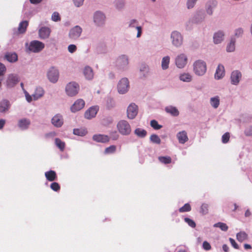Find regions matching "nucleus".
Masks as SVG:
<instances>
[{"label":"nucleus","instance_id":"obj_15","mask_svg":"<svg viewBox=\"0 0 252 252\" xmlns=\"http://www.w3.org/2000/svg\"><path fill=\"white\" fill-rule=\"evenodd\" d=\"M105 18L104 15L100 12H96L94 15V22L98 26L103 24Z\"/></svg>","mask_w":252,"mask_h":252},{"label":"nucleus","instance_id":"obj_35","mask_svg":"<svg viewBox=\"0 0 252 252\" xmlns=\"http://www.w3.org/2000/svg\"><path fill=\"white\" fill-rule=\"evenodd\" d=\"M181 80L184 82H190L192 79L191 76L189 73H183L180 76Z\"/></svg>","mask_w":252,"mask_h":252},{"label":"nucleus","instance_id":"obj_17","mask_svg":"<svg viewBox=\"0 0 252 252\" xmlns=\"http://www.w3.org/2000/svg\"><path fill=\"white\" fill-rule=\"evenodd\" d=\"M217 5V1L216 0H210L206 4V10L207 14L212 15L213 9Z\"/></svg>","mask_w":252,"mask_h":252},{"label":"nucleus","instance_id":"obj_59","mask_svg":"<svg viewBox=\"0 0 252 252\" xmlns=\"http://www.w3.org/2000/svg\"><path fill=\"white\" fill-rule=\"evenodd\" d=\"M25 96L26 98V100L29 102H30L32 101V97L31 95H30L27 92H25Z\"/></svg>","mask_w":252,"mask_h":252},{"label":"nucleus","instance_id":"obj_26","mask_svg":"<svg viewBox=\"0 0 252 252\" xmlns=\"http://www.w3.org/2000/svg\"><path fill=\"white\" fill-rule=\"evenodd\" d=\"M10 107V103L7 100H3L0 102V112H5L8 110Z\"/></svg>","mask_w":252,"mask_h":252},{"label":"nucleus","instance_id":"obj_62","mask_svg":"<svg viewBox=\"0 0 252 252\" xmlns=\"http://www.w3.org/2000/svg\"><path fill=\"white\" fill-rule=\"evenodd\" d=\"M5 124V120L0 119V129H2Z\"/></svg>","mask_w":252,"mask_h":252},{"label":"nucleus","instance_id":"obj_37","mask_svg":"<svg viewBox=\"0 0 252 252\" xmlns=\"http://www.w3.org/2000/svg\"><path fill=\"white\" fill-rule=\"evenodd\" d=\"M134 133L140 137H144L147 134V131L145 130L140 128H136L134 131Z\"/></svg>","mask_w":252,"mask_h":252},{"label":"nucleus","instance_id":"obj_2","mask_svg":"<svg viewBox=\"0 0 252 252\" xmlns=\"http://www.w3.org/2000/svg\"><path fill=\"white\" fill-rule=\"evenodd\" d=\"M80 90L79 84L75 82H71L67 84L65 87L66 94L69 96L76 95Z\"/></svg>","mask_w":252,"mask_h":252},{"label":"nucleus","instance_id":"obj_27","mask_svg":"<svg viewBox=\"0 0 252 252\" xmlns=\"http://www.w3.org/2000/svg\"><path fill=\"white\" fill-rule=\"evenodd\" d=\"M44 94V91L41 87H37L34 94H32L34 100H37L42 97Z\"/></svg>","mask_w":252,"mask_h":252},{"label":"nucleus","instance_id":"obj_58","mask_svg":"<svg viewBox=\"0 0 252 252\" xmlns=\"http://www.w3.org/2000/svg\"><path fill=\"white\" fill-rule=\"evenodd\" d=\"M111 135L113 140H117L119 137V135L116 131H114L111 133Z\"/></svg>","mask_w":252,"mask_h":252},{"label":"nucleus","instance_id":"obj_9","mask_svg":"<svg viewBox=\"0 0 252 252\" xmlns=\"http://www.w3.org/2000/svg\"><path fill=\"white\" fill-rule=\"evenodd\" d=\"M128 88L129 82L128 79L126 78L122 79L118 85V92L121 94H124L127 91Z\"/></svg>","mask_w":252,"mask_h":252},{"label":"nucleus","instance_id":"obj_31","mask_svg":"<svg viewBox=\"0 0 252 252\" xmlns=\"http://www.w3.org/2000/svg\"><path fill=\"white\" fill-rule=\"evenodd\" d=\"M223 36L224 34L221 32H219L216 33L214 36V41L215 43L218 44L220 43V42L223 40Z\"/></svg>","mask_w":252,"mask_h":252},{"label":"nucleus","instance_id":"obj_5","mask_svg":"<svg viewBox=\"0 0 252 252\" xmlns=\"http://www.w3.org/2000/svg\"><path fill=\"white\" fill-rule=\"evenodd\" d=\"M171 37L173 44L176 46H180L183 43V37L181 34L176 31L172 32Z\"/></svg>","mask_w":252,"mask_h":252},{"label":"nucleus","instance_id":"obj_44","mask_svg":"<svg viewBox=\"0 0 252 252\" xmlns=\"http://www.w3.org/2000/svg\"><path fill=\"white\" fill-rule=\"evenodd\" d=\"M208 205L205 203L202 204L200 208V213L203 215H205L208 213Z\"/></svg>","mask_w":252,"mask_h":252},{"label":"nucleus","instance_id":"obj_52","mask_svg":"<svg viewBox=\"0 0 252 252\" xmlns=\"http://www.w3.org/2000/svg\"><path fill=\"white\" fill-rule=\"evenodd\" d=\"M5 71V66L3 63H0V76L3 75Z\"/></svg>","mask_w":252,"mask_h":252},{"label":"nucleus","instance_id":"obj_57","mask_svg":"<svg viewBox=\"0 0 252 252\" xmlns=\"http://www.w3.org/2000/svg\"><path fill=\"white\" fill-rule=\"evenodd\" d=\"M73 1L76 6L79 7L83 4L84 0H73Z\"/></svg>","mask_w":252,"mask_h":252},{"label":"nucleus","instance_id":"obj_40","mask_svg":"<svg viewBox=\"0 0 252 252\" xmlns=\"http://www.w3.org/2000/svg\"><path fill=\"white\" fill-rule=\"evenodd\" d=\"M191 208L189 203H186L183 207L179 209L180 213H184L189 212L191 210Z\"/></svg>","mask_w":252,"mask_h":252},{"label":"nucleus","instance_id":"obj_48","mask_svg":"<svg viewBox=\"0 0 252 252\" xmlns=\"http://www.w3.org/2000/svg\"><path fill=\"white\" fill-rule=\"evenodd\" d=\"M229 139L230 134L229 132H226L222 136V142L223 143H227L229 141Z\"/></svg>","mask_w":252,"mask_h":252},{"label":"nucleus","instance_id":"obj_46","mask_svg":"<svg viewBox=\"0 0 252 252\" xmlns=\"http://www.w3.org/2000/svg\"><path fill=\"white\" fill-rule=\"evenodd\" d=\"M51 189L55 191H58L60 189V186L57 182H53L51 184Z\"/></svg>","mask_w":252,"mask_h":252},{"label":"nucleus","instance_id":"obj_39","mask_svg":"<svg viewBox=\"0 0 252 252\" xmlns=\"http://www.w3.org/2000/svg\"><path fill=\"white\" fill-rule=\"evenodd\" d=\"M215 227H219L221 230L226 231L228 230V227L227 225L223 222H218L214 225Z\"/></svg>","mask_w":252,"mask_h":252},{"label":"nucleus","instance_id":"obj_36","mask_svg":"<svg viewBox=\"0 0 252 252\" xmlns=\"http://www.w3.org/2000/svg\"><path fill=\"white\" fill-rule=\"evenodd\" d=\"M159 161L164 164H169L171 162L172 159L170 157L166 156V157H159L158 158Z\"/></svg>","mask_w":252,"mask_h":252},{"label":"nucleus","instance_id":"obj_34","mask_svg":"<svg viewBox=\"0 0 252 252\" xmlns=\"http://www.w3.org/2000/svg\"><path fill=\"white\" fill-rule=\"evenodd\" d=\"M87 133V131L83 128H75L73 130V133L75 135L83 136Z\"/></svg>","mask_w":252,"mask_h":252},{"label":"nucleus","instance_id":"obj_7","mask_svg":"<svg viewBox=\"0 0 252 252\" xmlns=\"http://www.w3.org/2000/svg\"><path fill=\"white\" fill-rule=\"evenodd\" d=\"M85 105V101L83 99H77L70 107V110L72 112H76L82 109Z\"/></svg>","mask_w":252,"mask_h":252},{"label":"nucleus","instance_id":"obj_54","mask_svg":"<svg viewBox=\"0 0 252 252\" xmlns=\"http://www.w3.org/2000/svg\"><path fill=\"white\" fill-rule=\"evenodd\" d=\"M57 146L62 151L63 150V144L61 140L56 138L55 140Z\"/></svg>","mask_w":252,"mask_h":252},{"label":"nucleus","instance_id":"obj_14","mask_svg":"<svg viewBox=\"0 0 252 252\" xmlns=\"http://www.w3.org/2000/svg\"><path fill=\"white\" fill-rule=\"evenodd\" d=\"M241 73L238 70L233 71L231 75V82L233 85H237L241 78Z\"/></svg>","mask_w":252,"mask_h":252},{"label":"nucleus","instance_id":"obj_41","mask_svg":"<svg viewBox=\"0 0 252 252\" xmlns=\"http://www.w3.org/2000/svg\"><path fill=\"white\" fill-rule=\"evenodd\" d=\"M150 140L154 143L159 144L161 142V140L158 135L156 134H152L150 136Z\"/></svg>","mask_w":252,"mask_h":252},{"label":"nucleus","instance_id":"obj_60","mask_svg":"<svg viewBox=\"0 0 252 252\" xmlns=\"http://www.w3.org/2000/svg\"><path fill=\"white\" fill-rule=\"evenodd\" d=\"M137 21L136 20H132L130 21L129 27H135V25H137Z\"/></svg>","mask_w":252,"mask_h":252},{"label":"nucleus","instance_id":"obj_49","mask_svg":"<svg viewBox=\"0 0 252 252\" xmlns=\"http://www.w3.org/2000/svg\"><path fill=\"white\" fill-rule=\"evenodd\" d=\"M52 20L53 21L57 22L61 20V17L58 12H54L52 15Z\"/></svg>","mask_w":252,"mask_h":252},{"label":"nucleus","instance_id":"obj_42","mask_svg":"<svg viewBox=\"0 0 252 252\" xmlns=\"http://www.w3.org/2000/svg\"><path fill=\"white\" fill-rule=\"evenodd\" d=\"M116 151V146L115 145H111L109 147L106 148L104 151L105 154H109L114 153Z\"/></svg>","mask_w":252,"mask_h":252},{"label":"nucleus","instance_id":"obj_24","mask_svg":"<svg viewBox=\"0 0 252 252\" xmlns=\"http://www.w3.org/2000/svg\"><path fill=\"white\" fill-rule=\"evenodd\" d=\"M83 73L87 79L91 80L94 77L93 69L89 66H86L84 68Z\"/></svg>","mask_w":252,"mask_h":252},{"label":"nucleus","instance_id":"obj_23","mask_svg":"<svg viewBox=\"0 0 252 252\" xmlns=\"http://www.w3.org/2000/svg\"><path fill=\"white\" fill-rule=\"evenodd\" d=\"M179 143L184 144L188 140L187 133L185 131L179 132L177 135Z\"/></svg>","mask_w":252,"mask_h":252},{"label":"nucleus","instance_id":"obj_13","mask_svg":"<svg viewBox=\"0 0 252 252\" xmlns=\"http://www.w3.org/2000/svg\"><path fill=\"white\" fill-rule=\"evenodd\" d=\"M98 111V107L97 106H92L86 111L84 114L85 118L87 119H91L94 118Z\"/></svg>","mask_w":252,"mask_h":252},{"label":"nucleus","instance_id":"obj_55","mask_svg":"<svg viewBox=\"0 0 252 252\" xmlns=\"http://www.w3.org/2000/svg\"><path fill=\"white\" fill-rule=\"evenodd\" d=\"M229 240L231 245L234 248L236 249H239V248L238 245L236 243V242L233 239L229 238Z\"/></svg>","mask_w":252,"mask_h":252},{"label":"nucleus","instance_id":"obj_64","mask_svg":"<svg viewBox=\"0 0 252 252\" xmlns=\"http://www.w3.org/2000/svg\"><path fill=\"white\" fill-rule=\"evenodd\" d=\"M32 4H37L40 3L42 0H30Z\"/></svg>","mask_w":252,"mask_h":252},{"label":"nucleus","instance_id":"obj_1","mask_svg":"<svg viewBox=\"0 0 252 252\" xmlns=\"http://www.w3.org/2000/svg\"><path fill=\"white\" fill-rule=\"evenodd\" d=\"M117 128L119 132L123 135H128L131 131L130 125L127 121L124 120H120L118 122Z\"/></svg>","mask_w":252,"mask_h":252},{"label":"nucleus","instance_id":"obj_19","mask_svg":"<svg viewBox=\"0 0 252 252\" xmlns=\"http://www.w3.org/2000/svg\"><path fill=\"white\" fill-rule=\"evenodd\" d=\"M4 59L10 63H14L18 60V55L15 53L7 52L4 56Z\"/></svg>","mask_w":252,"mask_h":252},{"label":"nucleus","instance_id":"obj_6","mask_svg":"<svg viewBox=\"0 0 252 252\" xmlns=\"http://www.w3.org/2000/svg\"><path fill=\"white\" fill-rule=\"evenodd\" d=\"M20 79L18 75L15 74H10L8 75L6 84L8 88H12L14 87L19 82Z\"/></svg>","mask_w":252,"mask_h":252},{"label":"nucleus","instance_id":"obj_11","mask_svg":"<svg viewBox=\"0 0 252 252\" xmlns=\"http://www.w3.org/2000/svg\"><path fill=\"white\" fill-rule=\"evenodd\" d=\"M82 32V28L79 26H76L70 30L69 36L72 39H76L80 37Z\"/></svg>","mask_w":252,"mask_h":252},{"label":"nucleus","instance_id":"obj_50","mask_svg":"<svg viewBox=\"0 0 252 252\" xmlns=\"http://www.w3.org/2000/svg\"><path fill=\"white\" fill-rule=\"evenodd\" d=\"M196 0H188L187 3L188 8V9L192 8L194 6V5L196 2Z\"/></svg>","mask_w":252,"mask_h":252},{"label":"nucleus","instance_id":"obj_29","mask_svg":"<svg viewBox=\"0 0 252 252\" xmlns=\"http://www.w3.org/2000/svg\"><path fill=\"white\" fill-rule=\"evenodd\" d=\"M165 110L167 113H170L173 116H177L179 114L178 109L175 107L167 106L165 108Z\"/></svg>","mask_w":252,"mask_h":252},{"label":"nucleus","instance_id":"obj_47","mask_svg":"<svg viewBox=\"0 0 252 252\" xmlns=\"http://www.w3.org/2000/svg\"><path fill=\"white\" fill-rule=\"evenodd\" d=\"M184 220L190 227H191L192 228H194L196 226V224H195V222L193 220L190 219L189 218H185L184 219Z\"/></svg>","mask_w":252,"mask_h":252},{"label":"nucleus","instance_id":"obj_45","mask_svg":"<svg viewBox=\"0 0 252 252\" xmlns=\"http://www.w3.org/2000/svg\"><path fill=\"white\" fill-rule=\"evenodd\" d=\"M151 126L153 127L155 129H159L160 128H161L162 126L161 125H159L158 122L156 120H152L151 121Z\"/></svg>","mask_w":252,"mask_h":252},{"label":"nucleus","instance_id":"obj_38","mask_svg":"<svg viewBox=\"0 0 252 252\" xmlns=\"http://www.w3.org/2000/svg\"><path fill=\"white\" fill-rule=\"evenodd\" d=\"M117 62L118 63L122 65H126L128 64V59L126 56L123 55L118 59Z\"/></svg>","mask_w":252,"mask_h":252},{"label":"nucleus","instance_id":"obj_12","mask_svg":"<svg viewBox=\"0 0 252 252\" xmlns=\"http://www.w3.org/2000/svg\"><path fill=\"white\" fill-rule=\"evenodd\" d=\"M47 76L51 82L55 83L58 81L59 78L58 71L54 67H52L48 71Z\"/></svg>","mask_w":252,"mask_h":252},{"label":"nucleus","instance_id":"obj_20","mask_svg":"<svg viewBox=\"0 0 252 252\" xmlns=\"http://www.w3.org/2000/svg\"><path fill=\"white\" fill-rule=\"evenodd\" d=\"M225 74L224 66L222 65L219 64L216 69L215 74L216 79H220L222 78Z\"/></svg>","mask_w":252,"mask_h":252},{"label":"nucleus","instance_id":"obj_56","mask_svg":"<svg viewBox=\"0 0 252 252\" xmlns=\"http://www.w3.org/2000/svg\"><path fill=\"white\" fill-rule=\"evenodd\" d=\"M243 30L242 28H238L236 30L235 35L237 37L241 36L243 33Z\"/></svg>","mask_w":252,"mask_h":252},{"label":"nucleus","instance_id":"obj_25","mask_svg":"<svg viewBox=\"0 0 252 252\" xmlns=\"http://www.w3.org/2000/svg\"><path fill=\"white\" fill-rule=\"evenodd\" d=\"M62 116L61 115H55L52 119V124L57 127H60L63 125V122L61 119Z\"/></svg>","mask_w":252,"mask_h":252},{"label":"nucleus","instance_id":"obj_33","mask_svg":"<svg viewBox=\"0 0 252 252\" xmlns=\"http://www.w3.org/2000/svg\"><path fill=\"white\" fill-rule=\"evenodd\" d=\"M170 62V57L166 56L162 58L161 61V66L163 69H166L168 68Z\"/></svg>","mask_w":252,"mask_h":252},{"label":"nucleus","instance_id":"obj_18","mask_svg":"<svg viewBox=\"0 0 252 252\" xmlns=\"http://www.w3.org/2000/svg\"><path fill=\"white\" fill-rule=\"evenodd\" d=\"M93 139L97 142L106 143L109 141L110 138L106 135L95 134L93 136Z\"/></svg>","mask_w":252,"mask_h":252},{"label":"nucleus","instance_id":"obj_28","mask_svg":"<svg viewBox=\"0 0 252 252\" xmlns=\"http://www.w3.org/2000/svg\"><path fill=\"white\" fill-rule=\"evenodd\" d=\"M29 23L27 21H23L21 22L19 25L18 31L19 33H24L26 31L28 26Z\"/></svg>","mask_w":252,"mask_h":252},{"label":"nucleus","instance_id":"obj_16","mask_svg":"<svg viewBox=\"0 0 252 252\" xmlns=\"http://www.w3.org/2000/svg\"><path fill=\"white\" fill-rule=\"evenodd\" d=\"M51 33V30L47 27H42L38 31V34L40 38L46 39L49 37Z\"/></svg>","mask_w":252,"mask_h":252},{"label":"nucleus","instance_id":"obj_53","mask_svg":"<svg viewBox=\"0 0 252 252\" xmlns=\"http://www.w3.org/2000/svg\"><path fill=\"white\" fill-rule=\"evenodd\" d=\"M203 248L204 250H205L206 251H208V250H211V246L210 244L208 242L204 241L203 243Z\"/></svg>","mask_w":252,"mask_h":252},{"label":"nucleus","instance_id":"obj_4","mask_svg":"<svg viewBox=\"0 0 252 252\" xmlns=\"http://www.w3.org/2000/svg\"><path fill=\"white\" fill-rule=\"evenodd\" d=\"M44 48V43L37 40H34L30 43L29 49L32 52L37 53L41 51Z\"/></svg>","mask_w":252,"mask_h":252},{"label":"nucleus","instance_id":"obj_3","mask_svg":"<svg viewBox=\"0 0 252 252\" xmlns=\"http://www.w3.org/2000/svg\"><path fill=\"white\" fill-rule=\"evenodd\" d=\"M193 70L197 75H202L206 71V63L201 60L196 61L193 64Z\"/></svg>","mask_w":252,"mask_h":252},{"label":"nucleus","instance_id":"obj_51","mask_svg":"<svg viewBox=\"0 0 252 252\" xmlns=\"http://www.w3.org/2000/svg\"><path fill=\"white\" fill-rule=\"evenodd\" d=\"M76 50H77V47H76V45H75L74 44H70L68 47V50L71 53H74V52L76 51Z\"/></svg>","mask_w":252,"mask_h":252},{"label":"nucleus","instance_id":"obj_32","mask_svg":"<svg viewBox=\"0 0 252 252\" xmlns=\"http://www.w3.org/2000/svg\"><path fill=\"white\" fill-rule=\"evenodd\" d=\"M210 103L213 107L214 108H217L220 105L219 96H216L215 97H211L210 99Z\"/></svg>","mask_w":252,"mask_h":252},{"label":"nucleus","instance_id":"obj_10","mask_svg":"<svg viewBox=\"0 0 252 252\" xmlns=\"http://www.w3.org/2000/svg\"><path fill=\"white\" fill-rule=\"evenodd\" d=\"M138 107L134 103H131L127 109V116L128 119H133L137 115Z\"/></svg>","mask_w":252,"mask_h":252},{"label":"nucleus","instance_id":"obj_63","mask_svg":"<svg viewBox=\"0 0 252 252\" xmlns=\"http://www.w3.org/2000/svg\"><path fill=\"white\" fill-rule=\"evenodd\" d=\"M222 249L225 252H228L229 250V248L227 245L224 244L222 246Z\"/></svg>","mask_w":252,"mask_h":252},{"label":"nucleus","instance_id":"obj_22","mask_svg":"<svg viewBox=\"0 0 252 252\" xmlns=\"http://www.w3.org/2000/svg\"><path fill=\"white\" fill-rule=\"evenodd\" d=\"M30 124L31 122L29 120L27 119H22L19 121L18 125L21 129L24 130L29 127Z\"/></svg>","mask_w":252,"mask_h":252},{"label":"nucleus","instance_id":"obj_8","mask_svg":"<svg viewBox=\"0 0 252 252\" xmlns=\"http://www.w3.org/2000/svg\"><path fill=\"white\" fill-rule=\"evenodd\" d=\"M188 58L184 54H181L175 59L176 65L178 68H182L185 66L187 63Z\"/></svg>","mask_w":252,"mask_h":252},{"label":"nucleus","instance_id":"obj_43","mask_svg":"<svg viewBox=\"0 0 252 252\" xmlns=\"http://www.w3.org/2000/svg\"><path fill=\"white\" fill-rule=\"evenodd\" d=\"M235 40L231 39L229 44L227 45L226 50L227 52H233L235 50Z\"/></svg>","mask_w":252,"mask_h":252},{"label":"nucleus","instance_id":"obj_21","mask_svg":"<svg viewBox=\"0 0 252 252\" xmlns=\"http://www.w3.org/2000/svg\"><path fill=\"white\" fill-rule=\"evenodd\" d=\"M45 176L46 179L50 182H53L57 178V176L55 171L50 170L45 173Z\"/></svg>","mask_w":252,"mask_h":252},{"label":"nucleus","instance_id":"obj_30","mask_svg":"<svg viewBox=\"0 0 252 252\" xmlns=\"http://www.w3.org/2000/svg\"><path fill=\"white\" fill-rule=\"evenodd\" d=\"M248 238V234L244 231H241L236 235V239L240 242H242L247 240Z\"/></svg>","mask_w":252,"mask_h":252},{"label":"nucleus","instance_id":"obj_61","mask_svg":"<svg viewBox=\"0 0 252 252\" xmlns=\"http://www.w3.org/2000/svg\"><path fill=\"white\" fill-rule=\"evenodd\" d=\"M136 28L137 30V37H139L142 33V28L140 26H136Z\"/></svg>","mask_w":252,"mask_h":252}]
</instances>
